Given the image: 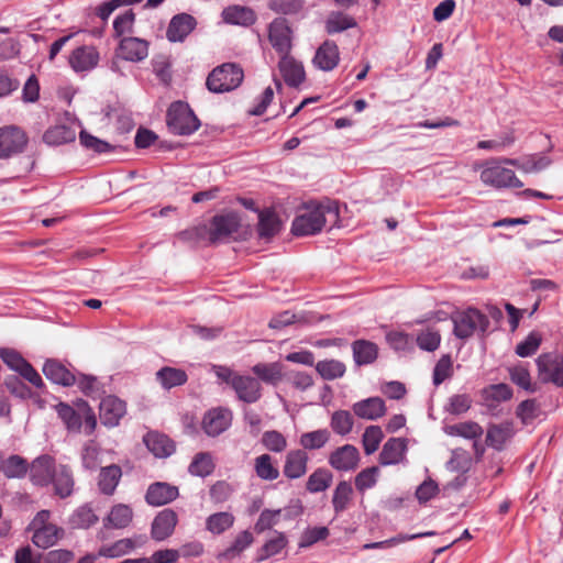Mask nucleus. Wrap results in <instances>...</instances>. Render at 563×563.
<instances>
[{
	"instance_id": "obj_1",
	"label": "nucleus",
	"mask_w": 563,
	"mask_h": 563,
	"mask_svg": "<svg viewBox=\"0 0 563 563\" xmlns=\"http://www.w3.org/2000/svg\"><path fill=\"white\" fill-rule=\"evenodd\" d=\"M339 221V205L334 200L325 199L310 202L303 207L294 219L291 232L296 236H307L319 233L327 223L335 225Z\"/></svg>"
},
{
	"instance_id": "obj_2",
	"label": "nucleus",
	"mask_w": 563,
	"mask_h": 563,
	"mask_svg": "<svg viewBox=\"0 0 563 563\" xmlns=\"http://www.w3.org/2000/svg\"><path fill=\"white\" fill-rule=\"evenodd\" d=\"M453 333L456 338L465 340L475 332H486L489 319L475 308L456 311L452 314Z\"/></svg>"
},
{
	"instance_id": "obj_3",
	"label": "nucleus",
	"mask_w": 563,
	"mask_h": 563,
	"mask_svg": "<svg viewBox=\"0 0 563 563\" xmlns=\"http://www.w3.org/2000/svg\"><path fill=\"white\" fill-rule=\"evenodd\" d=\"M243 77V70L239 65L225 63L218 66L209 74L206 85L212 92H228L238 88Z\"/></svg>"
},
{
	"instance_id": "obj_4",
	"label": "nucleus",
	"mask_w": 563,
	"mask_h": 563,
	"mask_svg": "<svg viewBox=\"0 0 563 563\" xmlns=\"http://www.w3.org/2000/svg\"><path fill=\"white\" fill-rule=\"evenodd\" d=\"M168 129L177 135H188L198 130L200 122L187 103L177 101L167 111Z\"/></svg>"
},
{
	"instance_id": "obj_5",
	"label": "nucleus",
	"mask_w": 563,
	"mask_h": 563,
	"mask_svg": "<svg viewBox=\"0 0 563 563\" xmlns=\"http://www.w3.org/2000/svg\"><path fill=\"white\" fill-rule=\"evenodd\" d=\"M503 159L488 162L481 173V180L494 188H521L523 183L518 179L515 172L504 167Z\"/></svg>"
},
{
	"instance_id": "obj_6",
	"label": "nucleus",
	"mask_w": 563,
	"mask_h": 563,
	"mask_svg": "<svg viewBox=\"0 0 563 563\" xmlns=\"http://www.w3.org/2000/svg\"><path fill=\"white\" fill-rule=\"evenodd\" d=\"M240 225L241 219L235 212L217 214L208 228V240L211 244L224 242L238 232Z\"/></svg>"
},
{
	"instance_id": "obj_7",
	"label": "nucleus",
	"mask_w": 563,
	"mask_h": 563,
	"mask_svg": "<svg viewBox=\"0 0 563 563\" xmlns=\"http://www.w3.org/2000/svg\"><path fill=\"white\" fill-rule=\"evenodd\" d=\"M268 41L279 56L290 53L292 48V29L285 18H276L269 23Z\"/></svg>"
},
{
	"instance_id": "obj_8",
	"label": "nucleus",
	"mask_w": 563,
	"mask_h": 563,
	"mask_svg": "<svg viewBox=\"0 0 563 563\" xmlns=\"http://www.w3.org/2000/svg\"><path fill=\"white\" fill-rule=\"evenodd\" d=\"M27 141L26 133L16 125L0 128V158L22 153Z\"/></svg>"
},
{
	"instance_id": "obj_9",
	"label": "nucleus",
	"mask_w": 563,
	"mask_h": 563,
	"mask_svg": "<svg viewBox=\"0 0 563 563\" xmlns=\"http://www.w3.org/2000/svg\"><path fill=\"white\" fill-rule=\"evenodd\" d=\"M539 378L544 383L563 386V357L544 353L537 358Z\"/></svg>"
},
{
	"instance_id": "obj_10",
	"label": "nucleus",
	"mask_w": 563,
	"mask_h": 563,
	"mask_svg": "<svg viewBox=\"0 0 563 563\" xmlns=\"http://www.w3.org/2000/svg\"><path fill=\"white\" fill-rule=\"evenodd\" d=\"M232 389L239 400L245 404H254L262 397V385L255 377L240 375L232 382Z\"/></svg>"
},
{
	"instance_id": "obj_11",
	"label": "nucleus",
	"mask_w": 563,
	"mask_h": 563,
	"mask_svg": "<svg viewBox=\"0 0 563 563\" xmlns=\"http://www.w3.org/2000/svg\"><path fill=\"white\" fill-rule=\"evenodd\" d=\"M117 55L129 62L139 63L145 59L148 55V43L145 40L128 36L122 37Z\"/></svg>"
},
{
	"instance_id": "obj_12",
	"label": "nucleus",
	"mask_w": 563,
	"mask_h": 563,
	"mask_svg": "<svg viewBox=\"0 0 563 563\" xmlns=\"http://www.w3.org/2000/svg\"><path fill=\"white\" fill-rule=\"evenodd\" d=\"M360 462V452L352 444H344L335 449L329 456V464L338 471L349 472L357 467Z\"/></svg>"
},
{
	"instance_id": "obj_13",
	"label": "nucleus",
	"mask_w": 563,
	"mask_h": 563,
	"mask_svg": "<svg viewBox=\"0 0 563 563\" xmlns=\"http://www.w3.org/2000/svg\"><path fill=\"white\" fill-rule=\"evenodd\" d=\"M197 26V20L188 13H179L169 21L166 37L169 42H184Z\"/></svg>"
},
{
	"instance_id": "obj_14",
	"label": "nucleus",
	"mask_w": 563,
	"mask_h": 563,
	"mask_svg": "<svg viewBox=\"0 0 563 563\" xmlns=\"http://www.w3.org/2000/svg\"><path fill=\"white\" fill-rule=\"evenodd\" d=\"M56 470L54 459L47 454L36 457L29 465L31 481L38 486L51 484Z\"/></svg>"
},
{
	"instance_id": "obj_15",
	"label": "nucleus",
	"mask_w": 563,
	"mask_h": 563,
	"mask_svg": "<svg viewBox=\"0 0 563 563\" xmlns=\"http://www.w3.org/2000/svg\"><path fill=\"white\" fill-rule=\"evenodd\" d=\"M100 420L107 427H115L125 415V402L115 396L104 397L99 406Z\"/></svg>"
},
{
	"instance_id": "obj_16",
	"label": "nucleus",
	"mask_w": 563,
	"mask_h": 563,
	"mask_svg": "<svg viewBox=\"0 0 563 563\" xmlns=\"http://www.w3.org/2000/svg\"><path fill=\"white\" fill-rule=\"evenodd\" d=\"M232 413L228 409L217 408L209 410L202 420V428L210 437L224 432L231 424Z\"/></svg>"
},
{
	"instance_id": "obj_17",
	"label": "nucleus",
	"mask_w": 563,
	"mask_h": 563,
	"mask_svg": "<svg viewBox=\"0 0 563 563\" xmlns=\"http://www.w3.org/2000/svg\"><path fill=\"white\" fill-rule=\"evenodd\" d=\"M278 69L288 86L298 87L306 79L303 65L295 59L290 53L280 55Z\"/></svg>"
},
{
	"instance_id": "obj_18",
	"label": "nucleus",
	"mask_w": 563,
	"mask_h": 563,
	"mask_svg": "<svg viewBox=\"0 0 563 563\" xmlns=\"http://www.w3.org/2000/svg\"><path fill=\"white\" fill-rule=\"evenodd\" d=\"M340 62V52L338 45L333 41H324L317 49L312 59L313 65L323 70L330 71L334 69Z\"/></svg>"
},
{
	"instance_id": "obj_19",
	"label": "nucleus",
	"mask_w": 563,
	"mask_h": 563,
	"mask_svg": "<svg viewBox=\"0 0 563 563\" xmlns=\"http://www.w3.org/2000/svg\"><path fill=\"white\" fill-rule=\"evenodd\" d=\"M352 410L361 419L377 420L386 413V406L380 397H369L353 404Z\"/></svg>"
},
{
	"instance_id": "obj_20",
	"label": "nucleus",
	"mask_w": 563,
	"mask_h": 563,
	"mask_svg": "<svg viewBox=\"0 0 563 563\" xmlns=\"http://www.w3.org/2000/svg\"><path fill=\"white\" fill-rule=\"evenodd\" d=\"M309 457L305 450H291L286 454L283 468L284 475L289 479H297L307 473Z\"/></svg>"
},
{
	"instance_id": "obj_21",
	"label": "nucleus",
	"mask_w": 563,
	"mask_h": 563,
	"mask_svg": "<svg viewBox=\"0 0 563 563\" xmlns=\"http://www.w3.org/2000/svg\"><path fill=\"white\" fill-rule=\"evenodd\" d=\"M178 488L167 483L157 482L147 488L145 499L152 506H163L178 497Z\"/></svg>"
},
{
	"instance_id": "obj_22",
	"label": "nucleus",
	"mask_w": 563,
	"mask_h": 563,
	"mask_svg": "<svg viewBox=\"0 0 563 563\" xmlns=\"http://www.w3.org/2000/svg\"><path fill=\"white\" fill-rule=\"evenodd\" d=\"M177 525V515L172 509L161 511L152 523V537L157 541L168 538Z\"/></svg>"
},
{
	"instance_id": "obj_23",
	"label": "nucleus",
	"mask_w": 563,
	"mask_h": 563,
	"mask_svg": "<svg viewBox=\"0 0 563 563\" xmlns=\"http://www.w3.org/2000/svg\"><path fill=\"white\" fill-rule=\"evenodd\" d=\"M99 59V54L93 46H80L73 51L69 64L75 71L92 69Z\"/></svg>"
},
{
	"instance_id": "obj_24",
	"label": "nucleus",
	"mask_w": 563,
	"mask_h": 563,
	"mask_svg": "<svg viewBox=\"0 0 563 563\" xmlns=\"http://www.w3.org/2000/svg\"><path fill=\"white\" fill-rule=\"evenodd\" d=\"M407 450L405 439L391 438L384 445L379 453L380 465H394L402 461Z\"/></svg>"
},
{
	"instance_id": "obj_25",
	"label": "nucleus",
	"mask_w": 563,
	"mask_h": 563,
	"mask_svg": "<svg viewBox=\"0 0 563 563\" xmlns=\"http://www.w3.org/2000/svg\"><path fill=\"white\" fill-rule=\"evenodd\" d=\"M507 165H512L526 174L539 173L550 166L551 159L542 154L530 155L522 158H504Z\"/></svg>"
},
{
	"instance_id": "obj_26",
	"label": "nucleus",
	"mask_w": 563,
	"mask_h": 563,
	"mask_svg": "<svg viewBox=\"0 0 563 563\" xmlns=\"http://www.w3.org/2000/svg\"><path fill=\"white\" fill-rule=\"evenodd\" d=\"M144 443L156 457H167L175 451L174 442L167 435L158 432H148L144 437Z\"/></svg>"
},
{
	"instance_id": "obj_27",
	"label": "nucleus",
	"mask_w": 563,
	"mask_h": 563,
	"mask_svg": "<svg viewBox=\"0 0 563 563\" xmlns=\"http://www.w3.org/2000/svg\"><path fill=\"white\" fill-rule=\"evenodd\" d=\"M43 373L47 379L55 384L63 386H71L76 384V376L55 360H48L45 362Z\"/></svg>"
},
{
	"instance_id": "obj_28",
	"label": "nucleus",
	"mask_w": 563,
	"mask_h": 563,
	"mask_svg": "<svg viewBox=\"0 0 563 563\" xmlns=\"http://www.w3.org/2000/svg\"><path fill=\"white\" fill-rule=\"evenodd\" d=\"M514 435L512 424L504 422L490 424L486 432V444L497 451H501L506 442Z\"/></svg>"
},
{
	"instance_id": "obj_29",
	"label": "nucleus",
	"mask_w": 563,
	"mask_h": 563,
	"mask_svg": "<svg viewBox=\"0 0 563 563\" xmlns=\"http://www.w3.org/2000/svg\"><path fill=\"white\" fill-rule=\"evenodd\" d=\"M122 471L119 465L112 464L101 467L98 476V487L104 495H112L121 479Z\"/></svg>"
},
{
	"instance_id": "obj_30",
	"label": "nucleus",
	"mask_w": 563,
	"mask_h": 563,
	"mask_svg": "<svg viewBox=\"0 0 563 563\" xmlns=\"http://www.w3.org/2000/svg\"><path fill=\"white\" fill-rule=\"evenodd\" d=\"M267 5L282 15L303 18L307 13L306 0H269Z\"/></svg>"
},
{
	"instance_id": "obj_31",
	"label": "nucleus",
	"mask_w": 563,
	"mask_h": 563,
	"mask_svg": "<svg viewBox=\"0 0 563 563\" xmlns=\"http://www.w3.org/2000/svg\"><path fill=\"white\" fill-rule=\"evenodd\" d=\"M222 18L225 23L249 26L252 25L255 20V13L252 9L241 5H231L223 10Z\"/></svg>"
},
{
	"instance_id": "obj_32",
	"label": "nucleus",
	"mask_w": 563,
	"mask_h": 563,
	"mask_svg": "<svg viewBox=\"0 0 563 563\" xmlns=\"http://www.w3.org/2000/svg\"><path fill=\"white\" fill-rule=\"evenodd\" d=\"M51 483L54 484L55 494L60 498L70 496L75 484L70 468L67 465H59Z\"/></svg>"
},
{
	"instance_id": "obj_33",
	"label": "nucleus",
	"mask_w": 563,
	"mask_h": 563,
	"mask_svg": "<svg viewBox=\"0 0 563 563\" xmlns=\"http://www.w3.org/2000/svg\"><path fill=\"white\" fill-rule=\"evenodd\" d=\"M64 534V530L56 525H51L33 531L32 541L41 549L53 547Z\"/></svg>"
},
{
	"instance_id": "obj_34",
	"label": "nucleus",
	"mask_w": 563,
	"mask_h": 563,
	"mask_svg": "<svg viewBox=\"0 0 563 563\" xmlns=\"http://www.w3.org/2000/svg\"><path fill=\"white\" fill-rule=\"evenodd\" d=\"M354 362L357 365H367L377 358L378 349L373 342L366 340H357L352 344Z\"/></svg>"
},
{
	"instance_id": "obj_35",
	"label": "nucleus",
	"mask_w": 563,
	"mask_h": 563,
	"mask_svg": "<svg viewBox=\"0 0 563 563\" xmlns=\"http://www.w3.org/2000/svg\"><path fill=\"white\" fill-rule=\"evenodd\" d=\"M444 431L451 437H461L466 440H478L484 433L482 426L475 421H464L446 426Z\"/></svg>"
},
{
	"instance_id": "obj_36",
	"label": "nucleus",
	"mask_w": 563,
	"mask_h": 563,
	"mask_svg": "<svg viewBox=\"0 0 563 563\" xmlns=\"http://www.w3.org/2000/svg\"><path fill=\"white\" fill-rule=\"evenodd\" d=\"M254 471L258 478L263 481H275L279 477V470L273 457L267 454H261L254 460Z\"/></svg>"
},
{
	"instance_id": "obj_37",
	"label": "nucleus",
	"mask_w": 563,
	"mask_h": 563,
	"mask_svg": "<svg viewBox=\"0 0 563 563\" xmlns=\"http://www.w3.org/2000/svg\"><path fill=\"white\" fill-rule=\"evenodd\" d=\"M75 139V130L66 125H56L49 128L43 134V142L52 146H58L65 143H70L74 142Z\"/></svg>"
},
{
	"instance_id": "obj_38",
	"label": "nucleus",
	"mask_w": 563,
	"mask_h": 563,
	"mask_svg": "<svg viewBox=\"0 0 563 563\" xmlns=\"http://www.w3.org/2000/svg\"><path fill=\"white\" fill-rule=\"evenodd\" d=\"M355 26L356 21L354 18L339 11L330 12L324 23V29L328 34L341 33Z\"/></svg>"
},
{
	"instance_id": "obj_39",
	"label": "nucleus",
	"mask_w": 563,
	"mask_h": 563,
	"mask_svg": "<svg viewBox=\"0 0 563 563\" xmlns=\"http://www.w3.org/2000/svg\"><path fill=\"white\" fill-rule=\"evenodd\" d=\"M187 378V374L184 369L169 366L163 367L156 373V379L165 389L184 385Z\"/></svg>"
},
{
	"instance_id": "obj_40",
	"label": "nucleus",
	"mask_w": 563,
	"mask_h": 563,
	"mask_svg": "<svg viewBox=\"0 0 563 563\" xmlns=\"http://www.w3.org/2000/svg\"><path fill=\"white\" fill-rule=\"evenodd\" d=\"M29 471V463L20 455H11L1 460V472L7 478H22Z\"/></svg>"
},
{
	"instance_id": "obj_41",
	"label": "nucleus",
	"mask_w": 563,
	"mask_h": 563,
	"mask_svg": "<svg viewBox=\"0 0 563 563\" xmlns=\"http://www.w3.org/2000/svg\"><path fill=\"white\" fill-rule=\"evenodd\" d=\"M317 373L324 380H334L344 376L346 372L345 364L339 360H322L316 365Z\"/></svg>"
},
{
	"instance_id": "obj_42",
	"label": "nucleus",
	"mask_w": 563,
	"mask_h": 563,
	"mask_svg": "<svg viewBox=\"0 0 563 563\" xmlns=\"http://www.w3.org/2000/svg\"><path fill=\"white\" fill-rule=\"evenodd\" d=\"M282 223L275 212L265 210L258 214V234L262 239H271L280 231Z\"/></svg>"
},
{
	"instance_id": "obj_43",
	"label": "nucleus",
	"mask_w": 563,
	"mask_h": 563,
	"mask_svg": "<svg viewBox=\"0 0 563 563\" xmlns=\"http://www.w3.org/2000/svg\"><path fill=\"white\" fill-rule=\"evenodd\" d=\"M55 410L68 431H80L82 426V418L81 415L77 412L73 407H70L68 404L59 402L55 406Z\"/></svg>"
},
{
	"instance_id": "obj_44",
	"label": "nucleus",
	"mask_w": 563,
	"mask_h": 563,
	"mask_svg": "<svg viewBox=\"0 0 563 563\" xmlns=\"http://www.w3.org/2000/svg\"><path fill=\"white\" fill-rule=\"evenodd\" d=\"M253 373L264 383L276 385L283 377L279 363H258L252 367Z\"/></svg>"
},
{
	"instance_id": "obj_45",
	"label": "nucleus",
	"mask_w": 563,
	"mask_h": 563,
	"mask_svg": "<svg viewBox=\"0 0 563 563\" xmlns=\"http://www.w3.org/2000/svg\"><path fill=\"white\" fill-rule=\"evenodd\" d=\"M234 520L231 512H216L206 519V529L213 534H221L233 526Z\"/></svg>"
},
{
	"instance_id": "obj_46",
	"label": "nucleus",
	"mask_w": 563,
	"mask_h": 563,
	"mask_svg": "<svg viewBox=\"0 0 563 563\" xmlns=\"http://www.w3.org/2000/svg\"><path fill=\"white\" fill-rule=\"evenodd\" d=\"M333 476L327 468L319 467L310 474L307 481V490L314 494L324 492L332 483Z\"/></svg>"
},
{
	"instance_id": "obj_47",
	"label": "nucleus",
	"mask_w": 563,
	"mask_h": 563,
	"mask_svg": "<svg viewBox=\"0 0 563 563\" xmlns=\"http://www.w3.org/2000/svg\"><path fill=\"white\" fill-rule=\"evenodd\" d=\"M352 496V485L346 481L339 482L332 496V505L335 514H340L347 508Z\"/></svg>"
},
{
	"instance_id": "obj_48",
	"label": "nucleus",
	"mask_w": 563,
	"mask_h": 563,
	"mask_svg": "<svg viewBox=\"0 0 563 563\" xmlns=\"http://www.w3.org/2000/svg\"><path fill=\"white\" fill-rule=\"evenodd\" d=\"M330 440V432L327 429H319L302 433L299 439L300 445L305 450H319Z\"/></svg>"
},
{
	"instance_id": "obj_49",
	"label": "nucleus",
	"mask_w": 563,
	"mask_h": 563,
	"mask_svg": "<svg viewBox=\"0 0 563 563\" xmlns=\"http://www.w3.org/2000/svg\"><path fill=\"white\" fill-rule=\"evenodd\" d=\"M98 521L91 507L88 505L77 508L69 518V523L76 529H87Z\"/></svg>"
},
{
	"instance_id": "obj_50",
	"label": "nucleus",
	"mask_w": 563,
	"mask_h": 563,
	"mask_svg": "<svg viewBox=\"0 0 563 563\" xmlns=\"http://www.w3.org/2000/svg\"><path fill=\"white\" fill-rule=\"evenodd\" d=\"M354 426V419L347 410H336L332 413L330 420V427L332 430L340 435L349 434Z\"/></svg>"
},
{
	"instance_id": "obj_51",
	"label": "nucleus",
	"mask_w": 563,
	"mask_h": 563,
	"mask_svg": "<svg viewBox=\"0 0 563 563\" xmlns=\"http://www.w3.org/2000/svg\"><path fill=\"white\" fill-rule=\"evenodd\" d=\"M253 536L250 531L245 530L240 532L234 539L233 543L225 549L219 558L231 560L240 555L246 548L253 543Z\"/></svg>"
},
{
	"instance_id": "obj_52",
	"label": "nucleus",
	"mask_w": 563,
	"mask_h": 563,
	"mask_svg": "<svg viewBox=\"0 0 563 563\" xmlns=\"http://www.w3.org/2000/svg\"><path fill=\"white\" fill-rule=\"evenodd\" d=\"M81 464L87 471H95L100 466V448L95 441L85 443L81 451Z\"/></svg>"
},
{
	"instance_id": "obj_53",
	"label": "nucleus",
	"mask_w": 563,
	"mask_h": 563,
	"mask_svg": "<svg viewBox=\"0 0 563 563\" xmlns=\"http://www.w3.org/2000/svg\"><path fill=\"white\" fill-rule=\"evenodd\" d=\"M135 544L132 539H121L110 545H102L99 551V556L104 558H119L130 553Z\"/></svg>"
},
{
	"instance_id": "obj_54",
	"label": "nucleus",
	"mask_w": 563,
	"mask_h": 563,
	"mask_svg": "<svg viewBox=\"0 0 563 563\" xmlns=\"http://www.w3.org/2000/svg\"><path fill=\"white\" fill-rule=\"evenodd\" d=\"M286 545V536L283 532L275 531L273 537L262 547L258 560L263 561L278 554Z\"/></svg>"
},
{
	"instance_id": "obj_55",
	"label": "nucleus",
	"mask_w": 563,
	"mask_h": 563,
	"mask_svg": "<svg viewBox=\"0 0 563 563\" xmlns=\"http://www.w3.org/2000/svg\"><path fill=\"white\" fill-rule=\"evenodd\" d=\"M472 466L470 453L463 449L452 451L451 459L446 463V468L451 472L466 473Z\"/></svg>"
},
{
	"instance_id": "obj_56",
	"label": "nucleus",
	"mask_w": 563,
	"mask_h": 563,
	"mask_svg": "<svg viewBox=\"0 0 563 563\" xmlns=\"http://www.w3.org/2000/svg\"><path fill=\"white\" fill-rule=\"evenodd\" d=\"M132 517V509L128 505L119 504L112 507L107 520L113 528H125Z\"/></svg>"
},
{
	"instance_id": "obj_57",
	"label": "nucleus",
	"mask_w": 563,
	"mask_h": 563,
	"mask_svg": "<svg viewBox=\"0 0 563 563\" xmlns=\"http://www.w3.org/2000/svg\"><path fill=\"white\" fill-rule=\"evenodd\" d=\"M383 438L384 433L379 426L367 427L362 437L365 454L371 455L376 452Z\"/></svg>"
},
{
	"instance_id": "obj_58",
	"label": "nucleus",
	"mask_w": 563,
	"mask_h": 563,
	"mask_svg": "<svg viewBox=\"0 0 563 563\" xmlns=\"http://www.w3.org/2000/svg\"><path fill=\"white\" fill-rule=\"evenodd\" d=\"M214 464L209 453H198L189 465V473L196 476H208L212 473Z\"/></svg>"
},
{
	"instance_id": "obj_59",
	"label": "nucleus",
	"mask_w": 563,
	"mask_h": 563,
	"mask_svg": "<svg viewBox=\"0 0 563 563\" xmlns=\"http://www.w3.org/2000/svg\"><path fill=\"white\" fill-rule=\"evenodd\" d=\"M79 142L85 148L98 154L108 153L114 148L110 143L89 134L85 130L79 133Z\"/></svg>"
},
{
	"instance_id": "obj_60",
	"label": "nucleus",
	"mask_w": 563,
	"mask_h": 563,
	"mask_svg": "<svg viewBox=\"0 0 563 563\" xmlns=\"http://www.w3.org/2000/svg\"><path fill=\"white\" fill-rule=\"evenodd\" d=\"M379 476V468L377 466H371L361 471L355 476V487L358 492L364 493L365 490L373 488Z\"/></svg>"
},
{
	"instance_id": "obj_61",
	"label": "nucleus",
	"mask_w": 563,
	"mask_h": 563,
	"mask_svg": "<svg viewBox=\"0 0 563 563\" xmlns=\"http://www.w3.org/2000/svg\"><path fill=\"white\" fill-rule=\"evenodd\" d=\"M262 444L271 452L282 453L287 448V440L279 431L271 430L263 433Z\"/></svg>"
},
{
	"instance_id": "obj_62",
	"label": "nucleus",
	"mask_w": 563,
	"mask_h": 563,
	"mask_svg": "<svg viewBox=\"0 0 563 563\" xmlns=\"http://www.w3.org/2000/svg\"><path fill=\"white\" fill-rule=\"evenodd\" d=\"M542 342V335L538 331H532L528 336L516 346V354L520 357L531 356L537 352Z\"/></svg>"
},
{
	"instance_id": "obj_63",
	"label": "nucleus",
	"mask_w": 563,
	"mask_h": 563,
	"mask_svg": "<svg viewBox=\"0 0 563 563\" xmlns=\"http://www.w3.org/2000/svg\"><path fill=\"white\" fill-rule=\"evenodd\" d=\"M453 374V364L450 355H443L434 366L433 384L439 386Z\"/></svg>"
},
{
	"instance_id": "obj_64",
	"label": "nucleus",
	"mask_w": 563,
	"mask_h": 563,
	"mask_svg": "<svg viewBox=\"0 0 563 563\" xmlns=\"http://www.w3.org/2000/svg\"><path fill=\"white\" fill-rule=\"evenodd\" d=\"M329 536L327 527H313L306 529L299 541V548H309L318 541L324 540Z\"/></svg>"
}]
</instances>
